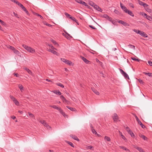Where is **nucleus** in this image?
I'll list each match as a JSON object with an SVG mask.
<instances>
[{
	"label": "nucleus",
	"mask_w": 152,
	"mask_h": 152,
	"mask_svg": "<svg viewBox=\"0 0 152 152\" xmlns=\"http://www.w3.org/2000/svg\"><path fill=\"white\" fill-rule=\"evenodd\" d=\"M22 46L23 47L27 50L29 52L32 53H34L35 52V50L31 47H29L25 45H23Z\"/></svg>",
	"instance_id": "f257e3e1"
},
{
	"label": "nucleus",
	"mask_w": 152,
	"mask_h": 152,
	"mask_svg": "<svg viewBox=\"0 0 152 152\" xmlns=\"http://www.w3.org/2000/svg\"><path fill=\"white\" fill-rule=\"evenodd\" d=\"M121 74L123 75L125 78L129 79V77L128 75L126 74V72H124L122 69H119Z\"/></svg>",
	"instance_id": "f03ea898"
},
{
	"label": "nucleus",
	"mask_w": 152,
	"mask_h": 152,
	"mask_svg": "<svg viewBox=\"0 0 152 152\" xmlns=\"http://www.w3.org/2000/svg\"><path fill=\"white\" fill-rule=\"evenodd\" d=\"M61 60L65 63L66 64H68L69 65H71L72 64V62L71 61H69V60H66L64 58H61Z\"/></svg>",
	"instance_id": "7ed1b4c3"
},
{
	"label": "nucleus",
	"mask_w": 152,
	"mask_h": 152,
	"mask_svg": "<svg viewBox=\"0 0 152 152\" xmlns=\"http://www.w3.org/2000/svg\"><path fill=\"white\" fill-rule=\"evenodd\" d=\"M114 122H117L118 121L119 118L117 114L116 113H114L112 116Z\"/></svg>",
	"instance_id": "20e7f679"
},
{
	"label": "nucleus",
	"mask_w": 152,
	"mask_h": 152,
	"mask_svg": "<svg viewBox=\"0 0 152 152\" xmlns=\"http://www.w3.org/2000/svg\"><path fill=\"white\" fill-rule=\"evenodd\" d=\"M135 118L136 119V121H137V122L138 124H139L141 126V127L142 128H145V126L142 123V122H141V121H140L139 118H138L136 115H135Z\"/></svg>",
	"instance_id": "39448f33"
},
{
	"label": "nucleus",
	"mask_w": 152,
	"mask_h": 152,
	"mask_svg": "<svg viewBox=\"0 0 152 152\" xmlns=\"http://www.w3.org/2000/svg\"><path fill=\"white\" fill-rule=\"evenodd\" d=\"M40 122L43 124L45 126H46L48 128H50V127L48 125V124L44 120L40 121Z\"/></svg>",
	"instance_id": "423d86ee"
},
{
	"label": "nucleus",
	"mask_w": 152,
	"mask_h": 152,
	"mask_svg": "<svg viewBox=\"0 0 152 152\" xmlns=\"http://www.w3.org/2000/svg\"><path fill=\"white\" fill-rule=\"evenodd\" d=\"M118 22L122 24L124 26H129L128 24H127L126 22L120 20L118 21Z\"/></svg>",
	"instance_id": "0eeeda50"
},
{
	"label": "nucleus",
	"mask_w": 152,
	"mask_h": 152,
	"mask_svg": "<svg viewBox=\"0 0 152 152\" xmlns=\"http://www.w3.org/2000/svg\"><path fill=\"white\" fill-rule=\"evenodd\" d=\"M103 17L106 18L107 20L110 21H112V18L108 16L107 14H104L103 15Z\"/></svg>",
	"instance_id": "6e6552de"
},
{
	"label": "nucleus",
	"mask_w": 152,
	"mask_h": 152,
	"mask_svg": "<svg viewBox=\"0 0 152 152\" xmlns=\"http://www.w3.org/2000/svg\"><path fill=\"white\" fill-rule=\"evenodd\" d=\"M94 8L100 12H102V10L99 6L96 5H95V7Z\"/></svg>",
	"instance_id": "1a4fd4ad"
},
{
	"label": "nucleus",
	"mask_w": 152,
	"mask_h": 152,
	"mask_svg": "<svg viewBox=\"0 0 152 152\" xmlns=\"http://www.w3.org/2000/svg\"><path fill=\"white\" fill-rule=\"evenodd\" d=\"M120 6L121 8L125 12L126 11H127L128 10L126 8L124 5H122V4L121 3H120Z\"/></svg>",
	"instance_id": "9d476101"
},
{
	"label": "nucleus",
	"mask_w": 152,
	"mask_h": 152,
	"mask_svg": "<svg viewBox=\"0 0 152 152\" xmlns=\"http://www.w3.org/2000/svg\"><path fill=\"white\" fill-rule=\"evenodd\" d=\"M140 35H141L142 36L144 37H148L147 35L145 32L143 31H141V32L140 33Z\"/></svg>",
	"instance_id": "9b49d317"
},
{
	"label": "nucleus",
	"mask_w": 152,
	"mask_h": 152,
	"mask_svg": "<svg viewBox=\"0 0 152 152\" xmlns=\"http://www.w3.org/2000/svg\"><path fill=\"white\" fill-rule=\"evenodd\" d=\"M126 13H128V14L132 17L134 16V14L132 11L129 10H128L127 11H126Z\"/></svg>",
	"instance_id": "f8f14e48"
},
{
	"label": "nucleus",
	"mask_w": 152,
	"mask_h": 152,
	"mask_svg": "<svg viewBox=\"0 0 152 152\" xmlns=\"http://www.w3.org/2000/svg\"><path fill=\"white\" fill-rule=\"evenodd\" d=\"M48 51L51 52L54 54H56V55H58V53L56 52L54 50H53L49 49L48 50Z\"/></svg>",
	"instance_id": "ddd939ff"
},
{
	"label": "nucleus",
	"mask_w": 152,
	"mask_h": 152,
	"mask_svg": "<svg viewBox=\"0 0 152 152\" xmlns=\"http://www.w3.org/2000/svg\"><path fill=\"white\" fill-rule=\"evenodd\" d=\"M81 58L83 60L86 64H88L90 61L83 57H81Z\"/></svg>",
	"instance_id": "4468645a"
},
{
	"label": "nucleus",
	"mask_w": 152,
	"mask_h": 152,
	"mask_svg": "<svg viewBox=\"0 0 152 152\" xmlns=\"http://www.w3.org/2000/svg\"><path fill=\"white\" fill-rule=\"evenodd\" d=\"M70 136L75 140H77L78 141H79V139L75 135H70Z\"/></svg>",
	"instance_id": "2eb2a0df"
},
{
	"label": "nucleus",
	"mask_w": 152,
	"mask_h": 152,
	"mask_svg": "<svg viewBox=\"0 0 152 152\" xmlns=\"http://www.w3.org/2000/svg\"><path fill=\"white\" fill-rule=\"evenodd\" d=\"M91 89L92 91L94 92L97 95H99V92H98L94 88H91Z\"/></svg>",
	"instance_id": "dca6fc26"
},
{
	"label": "nucleus",
	"mask_w": 152,
	"mask_h": 152,
	"mask_svg": "<svg viewBox=\"0 0 152 152\" xmlns=\"http://www.w3.org/2000/svg\"><path fill=\"white\" fill-rule=\"evenodd\" d=\"M13 51L15 54L18 56H19L20 54V52L16 49H15Z\"/></svg>",
	"instance_id": "f3484780"
},
{
	"label": "nucleus",
	"mask_w": 152,
	"mask_h": 152,
	"mask_svg": "<svg viewBox=\"0 0 152 152\" xmlns=\"http://www.w3.org/2000/svg\"><path fill=\"white\" fill-rule=\"evenodd\" d=\"M139 136L142 139H143L144 140H147V138L146 137L144 136L142 134H140L139 135Z\"/></svg>",
	"instance_id": "a211bd4d"
},
{
	"label": "nucleus",
	"mask_w": 152,
	"mask_h": 152,
	"mask_svg": "<svg viewBox=\"0 0 152 152\" xmlns=\"http://www.w3.org/2000/svg\"><path fill=\"white\" fill-rule=\"evenodd\" d=\"M104 140L105 141H110V138L109 137L105 136L104 137Z\"/></svg>",
	"instance_id": "6ab92c4d"
},
{
	"label": "nucleus",
	"mask_w": 152,
	"mask_h": 152,
	"mask_svg": "<svg viewBox=\"0 0 152 152\" xmlns=\"http://www.w3.org/2000/svg\"><path fill=\"white\" fill-rule=\"evenodd\" d=\"M143 73L145 75H147L150 77H152V73L149 72H144Z\"/></svg>",
	"instance_id": "aec40b11"
},
{
	"label": "nucleus",
	"mask_w": 152,
	"mask_h": 152,
	"mask_svg": "<svg viewBox=\"0 0 152 152\" xmlns=\"http://www.w3.org/2000/svg\"><path fill=\"white\" fill-rule=\"evenodd\" d=\"M80 4H83V5L85 6L86 7H89L86 3L85 2L83 1H82L80 2Z\"/></svg>",
	"instance_id": "412c9836"
},
{
	"label": "nucleus",
	"mask_w": 152,
	"mask_h": 152,
	"mask_svg": "<svg viewBox=\"0 0 152 152\" xmlns=\"http://www.w3.org/2000/svg\"><path fill=\"white\" fill-rule=\"evenodd\" d=\"M69 18H70L73 21L77 23L78 25V23L77 20L75 18L72 17H69Z\"/></svg>",
	"instance_id": "4be33fe9"
},
{
	"label": "nucleus",
	"mask_w": 152,
	"mask_h": 152,
	"mask_svg": "<svg viewBox=\"0 0 152 152\" xmlns=\"http://www.w3.org/2000/svg\"><path fill=\"white\" fill-rule=\"evenodd\" d=\"M58 111L60 112L61 114H62L64 116H65V115H66V114L61 108H60Z\"/></svg>",
	"instance_id": "5701e85b"
},
{
	"label": "nucleus",
	"mask_w": 152,
	"mask_h": 152,
	"mask_svg": "<svg viewBox=\"0 0 152 152\" xmlns=\"http://www.w3.org/2000/svg\"><path fill=\"white\" fill-rule=\"evenodd\" d=\"M66 107L70 110L72 111H75L76 110L74 108L72 107L68 106H67Z\"/></svg>",
	"instance_id": "b1692460"
},
{
	"label": "nucleus",
	"mask_w": 152,
	"mask_h": 152,
	"mask_svg": "<svg viewBox=\"0 0 152 152\" xmlns=\"http://www.w3.org/2000/svg\"><path fill=\"white\" fill-rule=\"evenodd\" d=\"M18 87L20 89L21 92H22L23 90V86L19 84L18 85Z\"/></svg>",
	"instance_id": "393cba45"
},
{
	"label": "nucleus",
	"mask_w": 152,
	"mask_h": 152,
	"mask_svg": "<svg viewBox=\"0 0 152 152\" xmlns=\"http://www.w3.org/2000/svg\"><path fill=\"white\" fill-rule=\"evenodd\" d=\"M120 148H121L123 150H124L126 151H130L129 149L126 148L124 147V146H120Z\"/></svg>",
	"instance_id": "a878e982"
},
{
	"label": "nucleus",
	"mask_w": 152,
	"mask_h": 152,
	"mask_svg": "<svg viewBox=\"0 0 152 152\" xmlns=\"http://www.w3.org/2000/svg\"><path fill=\"white\" fill-rule=\"evenodd\" d=\"M50 107H53L55 109H56L58 110H59V109L60 108V107H58L56 105H53V106H50Z\"/></svg>",
	"instance_id": "bb28decb"
},
{
	"label": "nucleus",
	"mask_w": 152,
	"mask_h": 152,
	"mask_svg": "<svg viewBox=\"0 0 152 152\" xmlns=\"http://www.w3.org/2000/svg\"><path fill=\"white\" fill-rule=\"evenodd\" d=\"M22 10L24 11L27 14H28V11L26 10L25 7L23 6L22 7H21Z\"/></svg>",
	"instance_id": "cd10ccee"
},
{
	"label": "nucleus",
	"mask_w": 152,
	"mask_h": 152,
	"mask_svg": "<svg viewBox=\"0 0 152 152\" xmlns=\"http://www.w3.org/2000/svg\"><path fill=\"white\" fill-rule=\"evenodd\" d=\"M133 30L134 32L139 34H140V33L141 32V31L138 29H134Z\"/></svg>",
	"instance_id": "c85d7f7f"
},
{
	"label": "nucleus",
	"mask_w": 152,
	"mask_h": 152,
	"mask_svg": "<svg viewBox=\"0 0 152 152\" xmlns=\"http://www.w3.org/2000/svg\"><path fill=\"white\" fill-rule=\"evenodd\" d=\"M13 102H14L15 104L17 105H18L19 104V102L16 99H15Z\"/></svg>",
	"instance_id": "c756f323"
},
{
	"label": "nucleus",
	"mask_w": 152,
	"mask_h": 152,
	"mask_svg": "<svg viewBox=\"0 0 152 152\" xmlns=\"http://www.w3.org/2000/svg\"><path fill=\"white\" fill-rule=\"evenodd\" d=\"M128 46L130 48H132V49H133L134 50H135V46L133 45H128Z\"/></svg>",
	"instance_id": "7c9ffc66"
},
{
	"label": "nucleus",
	"mask_w": 152,
	"mask_h": 152,
	"mask_svg": "<svg viewBox=\"0 0 152 152\" xmlns=\"http://www.w3.org/2000/svg\"><path fill=\"white\" fill-rule=\"evenodd\" d=\"M24 69L26 70L29 74H31V72L27 68H24Z\"/></svg>",
	"instance_id": "2f4dec72"
},
{
	"label": "nucleus",
	"mask_w": 152,
	"mask_h": 152,
	"mask_svg": "<svg viewBox=\"0 0 152 152\" xmlns=\"http://www.w3.org/2000/svg\"><path fill=\"white\" fill-rule=\"evenodd\" d=\"M87 149L92 150H94V148L93 147L91 146H88L86 148Z\"/></svg>",
	"instance_id": "473e14b6"
},
{
	"label": "nucleus",
	"mask_w": 152,
	"mask_h": 152,
	"mask_svg": "<svg viewBox=\"0 0 152 152\" xmlns=\"http://www.w3.org/2000/svg\"><path fill=\"white\" fill-rule=\"evenodd\" d=\"M56 94L60 95L61 94V92L59 91H56L54 92Z\"/></svg>",
	"instance_id": "72a5a7b5"
},
{
	"label": "nucleus",
	"mask_w": 152,
	"mask_h": 152,
	"mask_svg": "<svg viewBox=\"0 0 152 152\" xmlns=\"http://www.w3.org/2000/svg\"><path fill=\"white\" fill-rule=\"evenodd\" d=\"M137 149L140 152H142V151H143V149L140 148V147H138V148H137Z\"/></svg>",
	"instance_id": "f704fd0d"
},
{
	"label": "nucleus",
	"mask_w": 152,
	"mask_h": 152,
	"mask_svg": "<svg viewBox=\"0 0 152 152\" xmlns=\"http://www.w3.org/2000/svg\"><path fill=\"white\" fill-rule=\"evenodd\" d=\"M28 114L29 116L30 117L32 118H34V116L32 114L29 112H28Z\"/></svg>",
	"instance_id": "c9c22d12"
},
{
	"label": "nucleus",
	"mask_w": 152,
	"mask_h": 152,
	"mask_svg": "<svg viewBox=\"0 0 152 152\" xmlns=\"http://www.w3.org/2000/svg\"><path fill=\"white\" fill-rule=\"evenodd\" d=\"M146 18L149 20L151 21H152V16H148L147 17V18Z\"/></svg>",
	"instance_id": "e433bc0d"
},
{
	"label": "nucleus",
	"mask_w": 152,
	"mask_h": 152,
	"mask_svg": "<svg viewBox=\"0 0 152 152\" xmlns=\"http://www.w3.org/2000/svg\"><path fill=\"white\" fill-rule=\"evenodd\" d=\"M129 133L131 135L132 137H134V134L132 132V131L130 132Z\"/></svg>",
	"instance_id": "4c0bfd02"
},
{
	"label": "nucleus",
	"mask_w": 152,
	"mask_h": 152,
	"mask_svg": "<svg viewBox=\"0 0 152 152\" xmlns=\"http://www.w3.org/2000/svg\"><path fill=\"white\" fill-rule=\"evenodd\" d=\"M57 85L61 87L62 88H64V86L60 83H58L57 84Z\"/></svg>",
	"instance_id": "58836bf2"
},
{
	"label": "nucleus",
	"mask_w": 152,
	"mask_h": 152,
	"mask_svg": "<svg viewBox=\"0 0 152 152\" xmlns=\"http://www.w3.org/2000/svg\"><path fill=\"white\" fill-rule=\"evenodd\" d=\"M138 2L139 4L141 6L144 3L140 0H138Z\"/></svg>",
	"instance_id": "ea45409f"
},
{
	"label": "nucleus",
	"mask_w": 152,
	"mask_h": 152,
	"mask_svg": "<svg viewBox=\"0 0 152 152\" xmlns=\"http://www.w3.org/2000/svg\"><path fill=\"white\" fill-rule=\"evenodd\" d=\"M64 14L66 16V17H69H69H71L70 15L69 14H68V13H67L66 12H65Z\"/></svg>",
	"instance_id": "a19ab883"
},
{
	"label": "nucleus",
	"mask_w": 152,
	"mask_h": 152,
	"mask_svg": "<svg viewBox=\"0 0 152 152\" xmlns=\"http://www.w3.org/2000/svg\"><path fill=\"white\" fill-rule=\"evenodd\" d=\"M91 130H92V132H93V134H97V132H96V131H95V130L94 129H92Z\"/></svg>",
	"instance_id": "79ce46f5"
},
{
	"label": "nucleus",
	"mask_w": 152,
	"mask_h": 152,
	"mask_svg": "<svg viewBox=\"0 0 152 152\" xmlns=\"http://www.w3.org/2000/svg\"><path fill=\"white\" fill-rule=\"evenodd\" d=\"M89 4L91 6H93L94 3L91 1H89Z\"/></svg>",
	"instance_id": "37998d69"
},
{
	"label": "nucleus",
	"mask_w": 152,
	"mask_h": 152,
	"mask_svg": "<svg viewBox=\"0 0 152 152\" xmlns=\"http://www.w3.org/2000/svg\"><path fill=\"white\" fill-rule=\"evenodd\" d=\"M0 23L3 25L4 26L5 25V23L1 19H0Z\"/></svg>",
	"instance_id": "c03bdc74"
},
{
	"label": "nucleus",
	"mask_w": 152,
	"mask_h": 152,
	"mask_svg": "<svg viewBox=\"0 0 152 152\" xmlns=\"http://www.w3.org/2000/svg\"><path fill=\"white\" fill-rule=\"evenodd\" d=\"M9 48L11 50H12L13 51L15 49L14 47L12 46H9Z\"/></svg>",
	"instance_id": "a18cd8bd"
},
{
	"label": "nucleus",
	"mask_w": 152,
	"mask_h": 152,
	"mask_svg": "<svg viewBox=\"0 0 152 152\" xmlns=\"http://www.w3.org/2000/svg\"><path fill=\"white\" fill-rule=\"evenodd\" d=\"M126 131H127L128 132V133L129 132H130L131 131V130L128 127H126Z\"/></svg>",
	"instance_id": "49530a36"
},
{
	"label": "nucleus",
	"mask_w": 152,
	"mask_h": 152,
	"mask_svg": "<svg viewBox=\"0 0 152 152\" xmlns=\"http://www.w3.org/2000/svg\"><path fill=\"white\" fill-rule=\"evenodd\" d=\"M10 99L13 101L15 99V98L12 96L10 95Z\"/></svg>",
	"instance_id": "de8ad7c7"
},
{
	"label": "nucleus",
	"mask_w": 152,
	"mask_h": 152,
	"mask_svg": "<svg viewBox=\"0 0 152 152\" xmlns=\"http://www.w3.org/2000/svg\"><path fill=\"white\" fill-rule=\"evenodd\" d=\"M36 15H37V16H39V17H40V18L42 19H43V17L42 16L37 13H36Z\"/></svg>",
	"instance_id": "09e8293b"
},
{
	"label": "nucleus",
	"mask_w": 152,
	"mask_h": 152,
	"mask_svg": "<svg viewBox=\"0 0 152 152\" xmlns=\"http://www.w3.org/2000/svg\"><path fill=\"white\" fill-rule=\"evenodd\" d=\"M68 143L72 147H74V145H73V143L72 142H68Z\"/></svg>",
	"instance_id": "8fccbe9b"
},
{
	"label": "nucleus",
	"mask_w": 152,
	"mask_h": 152,
	"mask_svg": "<svg viewBox=\"0 0 152 152\" xmlns=\"http://www.w3.org/2000/svg\"><path fill=\"white\" fill-rule=\"evenodd\" d=\"M17 4L20 7H22L23 6V5L21 4L18 1V2Z\"/></svg>",
	"instance_id": "3c124183"
},
{
	"label": "nucleus",
	"mask_w": 152,
	"mask_h": 152,
	"mask_svg": "<svg viewBox=\"0 0 152 152\" xmlns=\"http://www.w3.org/2000/svg\"><path fill=\"white\" fill-rule=\"evenodd\" d=\"M132 59L133 60L137 61H140L139 59L135 58H132Z\"/></svg>",
	"instance_id": "603ef678"
},
{
	"label": "nucleus",
	"mask_w": 152,
	"mask_h": 152,
	"mask_svg": "<svg viewBox=\"0 0 152 152\" xmlns=\"http://www.w3.org/2000/svg\"><path fill=\"white\" fill-rule=\"evenodd\" d=\"M13 14H14V15H15V16L16 17H17V18H19V16H18V15L17 14L15 13V12H13Z\"/></svg>",
	"instance_id": "864d4df0"
},
{
	"label": "nucleus",
	"mask_w": 152,
	"mask_h": 152,
	"mask_svg": "<svg viewBox=\"0 0 152 152\" xmlns=\"http://www.w3.org/2000/svg\"><path fill=\"white\" fill-rule=\"evenodd\" d=\"M89 27L90 28H91L93 29H96V28L94 26H93L92 25H89Z\"/></svg>",
	"instance_id": "5fc2aeb1"
},
{
	"label": "nucleus",
	"mask_w": 152,
	"mask_h": 152,
	"mask_svg": "<svg viewBox=\"0 0 152 152\" xmlns=\"http://www.w3.org/2000/svg\"><path fill=\"white\" fill-rule=\"evenodd\" d=\"M10 1L13 2H14L16 4H17V3L18 2V1L15 0H10Z\"/></svg>",
	"instance_id": "6e6d98bb"
},
{
	"label": "nucleus",
	"mask_w": 152,
	"mask_h": 152,
	"mask_svg": "<svg viewBox=\"0 0 152 152\" xmlns=\"http://www.w3.org/2000/svg\"><path fill=\"white\" fill-rule=\"evenodd\" d=\"M111 21V22L113 24H115V23L116 22V21H115V20H112V21Z\"/></svg>",
	"instance_id": "4d7b16f0"
},
{
	"label": "nucleus",
	"mask_w": 152,
	"mask_h": 152,
	"mask_svg": "<svg viewBox=\"0 0 152 152\" xmlns=\"http://www.w3.org/2000/svg\"><path fill=\"white\" fill-rule=\"evenodd\" d=\"M129 6L131 7H132L134 8V6L133 4H132V3H130L129 4Z\"/></svg>",
	"instance_id": "13d9d810"
},
{
	"label": "nucleus",
	"mask_w": 152,
	"mask_h": 152,
	"mask_svg": "<svg viewBox=\"0 0 152 152\" xmlns=\"http://www.w3.org/2000/svg\"><path fill=\"white\" fill-rule=\"evenodd\" d=\"M148 63L150 66H152V62L149 61H148Z\"/></svg>",
	"instance_id": "bf43d9fd"
},
{
	"label": "nucleus",
	"mask_w": 152,
	"mask_h": 152,
	"mask_svg": "<svg viewBox=\"0 0 152 152\" xmlns=\"http://www.w3.org/2000/svg\"><path fill=\"white\" fill-rule=\"evenodd\" d=\"M139 81L140 83L141 84H143V81L141 79H139Z\"/></svg>",
	"instance_id": "052dcab7"
},
{
	"label": "nucleus",
	"mask_w": 152,
	"mask_h": 152,
	"mask_svg": "<svg viewBox=\"0 0 152 152\" xmlns=\"http://www.w3.org/2000/svg\"><path fill=\"white\" fill-rule=\"evenodd\" d=\"M142 6H143L144 7H147L148 6V5L145 3H143Z\"/></svg>",
	"instance_id": "680f3d73"
},
{
	"label": "nucleus",
	"mask_w": 152,
	"mask_h": 152,
	"mask_svg": "<svg viewBox=\"0 0 152 152\" xmlns=\"http://www.w3.org/2000/svg\"><path fill=\"white\" fill-rule=\"evenodd\" d=\"M121 136L122 137V138L123 140H126V138L122 134H121Z\"/></svg>",
	"instance_id": "e2e57ef3"
},
{
	"label": "nucleus",
	"mask_w": 152,
	"mask_h": 152,
	"mask_svg": "<svg viewBox=\"0 0 152 152\" xmlns=\"http://www.w3.org/2000/svg\"><path fill=\"white\" fill-rule=\"evenodd\" d=\"M53 43L55 45H58V43L54 40H53L52 41Z\"/></svg>",
	"instance_id": "0e129e2a"
},
{
	"label": "nucleus",
	"mask_w": 152,
	"mask_h": 152,
	"mask_svg": "<svg viewBox=\"0 0 152 152\" xmlns=\"http://www.w3.org/2000/svg\"><path fill=\"white\" fill-rule=\"evenodd\" d=\"M75 1L76 2H77L78 3H79L80 4V2L82 1V0H75Z\"/></svg>",
	"instance_id": "69168bd1"
},
{
	"label": "nucleus",
	"mask_w": 152,
	"mask_h": 152,
	"mask_svg": "<svg viewBox=\"0 0 152 152\" xmlns=\"http://www.w3.org/2000/svg\"><path fill=\"white\" fill-rule=\"evenodd\" d=\"M14 75L17 77H18L19 76V75L18 73H14Z\"/></svg>",
	"instance_id": "338daca9"
},
{
	"label": "nucleus",
	"mask_w": 152,
	"mask_h": 152,
	"mask_svg": "<svg viewBox=\"0 0 152 152\" xmlns=\"http://www.w3.org/2000/svg\"><path fill=\"white\" fill-rule=\"evenodd\" d=\"M64 102H67V101L66 100V99L64 98V99H63L62 100Z\"/></svg>",
	"instance_id": "774afa93"
}]
</instances>
